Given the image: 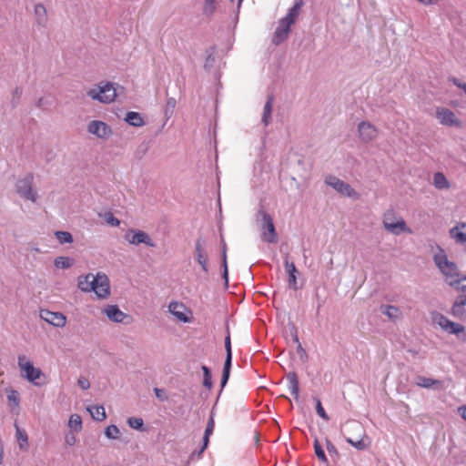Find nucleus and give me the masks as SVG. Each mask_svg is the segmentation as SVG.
Wrapping results in <instances>:
<instances>
[{"instance_id": "1", "label": "nucleus", "mask_w": 466, "mask_h": 466, "mask_svg": "<svg viewBox=\"0 0 466 466\" xmlns=\"http://www.w3.org/2000/svg\"><path fill=\"white\" fill-rule=\"evenodd\" d=\"M433 261L440 271L445 277V282L450 286H454L457 280L463 275L460 272L459 268L455 262L448 259L444 250L440 248V253L435 254Z\"/></svg>"}, {"instance_id": "2", "label": "nucleus", "mask_w": 466, "mask_h": 466, "mask_svg": "<svg viewBox=\"0 0 466 466\" xmlns=\"http://www.w3.org/2000/svg\"><path fill=\"white\" fill-rule=\"evenodd\" d=\"M257 220L260 224L261 239L266 243L276 244L279 240L273 218L263 207L257 212Z\"/></svg>"}, {"instance_id": "3", "label": "nucleus", "mask_w": 466, "mask_h": 466, "mask_svg": "<svg viewBox=\"0 0 466 466\" xmlns=\"http://www.w3.org/2000/svg\"><path fill=\"white\" fill-rule=\"evenodd\" d=\"M117 89L124 90L121 86H115V84L111 82L100 83L98 89H90L87 91V96L93 100H97L101 103L109 104L115 101L117 96Z\"/></svg>"}, {"instance_id": "4", "label": "nucleus", "mask_w": 466, "mask_h": 466, "mask_svg": "<svg viewBox=\"0 0 466 466\" xmlns=\"http://www.w3.org/2000/svg\"><path fill=\"white\" fill-rule=\"evenodd\" d=\"M18 366L23 372L22 376L37 387L46 384V375L39 368L34 367L33 363L26 360L25 355L18 357Z\"/></svg>"}, {"instance_id": "5", "label": "nucleus", "mask_w": 466, "mask_h": 466, "mask_svg": "<svg viewBox=\"0 0 466 466\" xmlns=\"http://www.w3.org/2000/svg\"><path fill=\"white\" fill-rule=\"evenodd\" d=\"M436 321L444 331L448 332L449 334H454L459 339H462L463 340L466 339V330L463 325L449 319L442 314H438Z\"/></svg>"}, {"instance_id": "6", "label": "nucleus", "mask_w": 466, "mask_h": 466, "mask_svg": "<svg viewBox=\"0 0 466 466\" xmlns=\"http://www.w3.org/2000/svg\"><path fill=\"white\" fill-rule=\"evenodd\" d=\"M33 174L28 173L24 178L17 180L15 187L21 198L35 202L37 193L33 189Z\"/></svg>"}, {"instance_id": "7", "label": "nucleus", "mask_w": 466, "mask_h": 466, "mask_svg": "<svg viewBox=\"0 0 466 466\" xmlns=\"http://www.w3.org/2000/svg\"><path fill=\"white\" fill-rule=\"evenodd\" d=\"M125 239L132 245L145 244L147 247H156L150 236L147 232L138 229H129L125 235Z\"/></svg>"}, {"instance_id": "8", "label": "nucleus", "mask_w": 466, "mask_h": 466, "mask_svg": "<svg viewBox=\"0 0 466 466\" xmlns=\"http://www.w3.org/2000/svg\"><path fill=\"white\" fill-rule=\"evenodd\" d=\"M325 183L334 188L337 192L346 197H355L357 192L348 183L339 179V177L329 175L326 177Z\"/></svg>"}, {"instance_id": "9", "label": "nucleus", "mask_w": 466, "mask_h": 466, "mask_svg": "<svg viewBox=\"0 0 466 466\" xmlns=\"http://www.w3.org/2000/svg\"><path fill=\"white\" fill-rule=\"evenodd\" d=\"M87 131L102 139H106L113 134L111 127L100 120L90 121L87 126Z\"/></svg>"}, {"instance_id": "10", "label": "nucleus", "mask_w": 466, "mask_h": 466, "mask_svg": "<svg viewBox=\"0 0 466 466\" xmlns=\"http://www.w3.org/2000/svg\"><path fill=\"white\" fill-rule=\"evenodd\" d=\"M449 313L456 319L466 321V294H459Z\"/></svg>"}, {"instance_id": "11", "label": "nucleus", "mask_w": 466, "mask_h": 466, "mask_svg": "<svg viewBox=\"0 0 466 466\" xmlns=\"http://www.w3.org/2000/svg\"><path fill=\"white\" fill-rule=\"evenodd\" d=\"M292 25L284 19H279L278 26L273 34L271 42L274 46H278L284 43L290 33V26Z\"/></svg>"}, {"instance_id": "12", "label": "nucleus", "mask_w": 466, "mask_h": 466, "mask_svg": "<svg viewBox=\"0 0 466 466\" xmlns=\"http://www.w3.org/2000/svg\"><path fill=\"white\" fill-rule=\"evenodd\" d=\"M437 118L441 124L448 127H462V122L456 116L454 112L449 108H441L437 110Z\"/></svg>"}, {"instance_id": "13", "label": "nucleus", "mask_w": 466, "mask_h": 466, "mask_svg": "<svg viewBox=\"0 0 466 466\" xmlns=\"http://www.w3.org/2000/svg\"><path fill=\"white\" fill-rule=\"evenodd\" d=\"M195 257L205 273H208V255L205 248V240L202 238H198L195 243Z\"/></svg>"}, {"instance_id": "14", "label": "nucleus", "mask_w": 466, "mask_h": 466, "mask_svg": "<svg viewBox=\"0 0 466 466\" xmlns=\"http://www.w3.org/2000/svg\"><path fill=\"white\" fill-rule=\"evenodd\" d=\"M40 318L57 328H63L66 323V318L63 313L53 312L48 309H41Z\"/></svg>"}, {"instance_id": "15", "label": "nucleus", "mask_w": 466, "mask_h": 466, "mask_svg": "<svg viewBox=\"0 0 466 466\" xmlns=\"http://www.w3.org/2000/svg\"><path fill=\"white\" fill-rule=\"evenodd\" d=\"M358 132L360 140L364 143H368L377 137L375 126L368 121H361L358 125Z\"/></svg>"}, {"instance_id": "16", "label": "nucleus", "mask_w": 466, "mask_h": 466, "mask_svg": "<svg viewBox=\"0 0 466 466\" xmlns=\"http://www.w3.org/2000/svg\"><path fill=\"white\" fill-rule=\"evenodd\" d=\"M289 254H286L284 261L285 268L288 273L289 288L292 289L293 290H298L299 286L297 283V274H299V271L294 262L289 260Z\"/></svg>"}, {"instance_id": "17", "label": "nucleus", "mask_w": 466, "mask_h": 466, "mask_svg": "<svg viewBox=\"0 0 466 466\" xmlns=\"http://www.w3.org/2000/svg\"><path fill=\"white\" fill-rule=\"evenodd\" d=\"M450 237L453 238L457 244L464 245L466 243V223L460 222L451 228L450 229Z\"/></svg>"}, {"instance_id": "18", "label": "nucleus", "mask_w": 466, "mask_h": 466, "mask_svg": "<svg viewBox=\"0 0 466 466\" xmlns=\"http://www.w3.org/2000/svg\"><path fill=\"white\" fill-rule=\"evenodd\" d=\"M104 313L106 317L114 322L122 323L126 318L129 316L119 309L117 305H108L104 309Z\"/></svg>"}, {"instance_id": "19", "label": "nucleus", "mask_w": 466, "mask_h": 466, "mask_svg": "<svg viewBox=\"0 0 466 466\" xmlns=\"http://www.w3.org/2000/svg\"><path fill=\"white\" fill-rule=\"evenodd\" d=\"M98 279L96 296L99 299H106L110 295L109 279L106 274L98 273Z\"/></svg>"}, {"instance_id": "20", "label": "nucleus", "mask_w": 466, "mask_h": 466, "mask_svg": "<svg viewBox=\"0 0 466 466\" xmlns=\"http://www.w3.org/2000/svg\"><path fill=\"white\" fill-rule=\"evenodd\" d=\"M304 5V0H295L294 5L288 10L287 15L282 19L291 25L295 24Z\"/></svg>"}, {"instance_id": "21", "label": "nucleus", "mask_w": 466, "mask_h": 466, "mask_svg": "<svg viewBox=\"0 0 466 466\" xmlns=\"http://www.w3.org/2000/svg\"><path fill=\"white\" fill-rule=\"evenodd\" d=\"M273 103H274V95L272 93H270L267 96V101L264 105L262 117H261V122L263 123V125L265 127H268L271 121Z\"/></svg>"}, {"instance_id": "22", "label": "nucleus", "mask_w": 466, "mask_h": 466, "mask_svg": "<svg viewBox=\"0 0 466 466\" xmlns=\"http://www.w3.org/2000/svg\"><path fill=\"white\" fill-rule=\"evenodd\" d=\"M286 378L289 380V389L290 393L294 396L295 400H298L299 394V382L298 374L295 371H289L287 373Z\"/></svg>"}, {"instance_id": "23", "label": "nucleus", "mask_w": 466, "mask_h": 466, "mask_svg": "<svg viewBox=\"0 0 466 466\" xmlns=\"http://www.w3.org/2000/svg\"><path fill=\"white\" fill-rule=\"evenodd\" d=\"M416 385L421 388L430 389H441L442 381L431 378H426L423 376H418L416 379Z\"/></svg>"}, {"instance_id": "24", "label": "nucleus", "mask_w": 466, "mask_h": 466, "mask_svg": "<svg viewBox=\"0 0 466 466\" xmlns=\"http://www.w3.org/2000/svg\"><path fill=\"white\" fill-rule=\"evenodd\" d=\"M35 16L36 24L39 26H46L47 23V12L44 5L37 4L35 5Z\"/></svg>"}, {"instance_id": "25", "label": "nucleus", "mask_w": 466, "mask_h": 466, "mask_svg": "<svg viewBox=\"0 0 466 466\" xmlns=\"http://www.w3.org/2000/svg\"><path fill=\"white\" fill-rule=\"evenodd\" d=\"M125 121L132 127H139L145 125V121L140 113L129 111L126 114Z\"/></svg>"}, {"instance_id": "26", "label": "nucleus", "mask_w": 466, "mask_h": 466, "mask_svg": "<svg viewBox=\"0 0 466 466\" xmlns=\"http://www.w3.org/2000/svg\"><path fill=\"white\" fill-rule=\"evenodd\" d=\"M170 312L180 321L187 323L189 321V318L181 310L183 305L177 302H171L169 304Z\"/></svg>"}, {"instance_id": "27", "label": "nucleus", "mask_w": 466, "mask_h": 466, "mask_svg": "<svg viewBox=\"0 0 466 466\" xmlns=\"http://www.w3.org/2000/svg\"><path fill=\"white\" fill-rule=\"evenodd\" d=\"M383 225H384V228L391 232V233H394V234H399L400 231H398V229H400V231H406L408 230V228H407V225L405 223V221L403 219H400V221H397V222H392V223H390L387 221V218H385L383 220Z\"/></svg>"}, {"instance_id": "28", "label": "nucleus", "mask_w": 466, "mask_h": 466, "mask_svg": "<svg viewBox=\"0 0 466 466\" xmlns=\"http://www.w3.org/2000/svg\"><path fill=\"white\" fill-rule=\"evenodd\" d=\"M380 312L386 315L390 319L396 320L400 316V310L399 308L393 305H382L380 306Z\"/></svg>"}, {"instance_id": "29", "label": "nucleus", "mask_w": 466, "mask_h": 466, "mask_svg": "<svg viewBox=\"0 0 466 466\" xmlns=\"http://www.w3.org/2000/svg\"><path fill=\"white\" fill-rule=\"evenodd\" d=\"M87 410L89 411L91 417L96 421H103L106 418L103 406L91 405L87 407Z\"/></svg>"}, {"instance_id": "30", "label": "nucleus", "mask_w": 466, "mask_h": 466, "mask_svg": "<svg viewBox=\"0 0 466 466\" xmlns=\"http://www.w3.org/2000/svg\"><path fill=\"white\" fill-rule=\"evenodd\" d=\"M433 185L438 189H445L450 187L449 180L441 172H437L433 175Z\"/></svg>"}, {"instance_id": "31", "label": "nucleus", "mask_w": 466, "mask_h": 466, "mask_svg": "<svg viewBox=\"0 0 466 466\" xmlns=\"http://www.w3.org/2000/svg\"><path fill=\"white\" fill-rule=\"evenodd\" d=\"M75 263V259L69 257H57L54 260V265L57 268L66 269L72 267Z\"/></svg>"}, {"instance_id": "32", "label": "nucleus", "mask_w": 466, "mask_h": 466, "mask_svg": "<svg viewBox=\"0 0 466 466\" xmlns=\"http://www.w3.org/2000/svg\"><path fill=\"white\" fill-rule=\"evenodd\" d=\"M68 427L72 431L79 432L82 430V419L77 414H72L68 420Z\"/></svg>"}, {"instance_id": "33", "label": "nucleus", "mask_w": 466, "mask_h": 466, "mask_svg": "<svg viewBox=\"0 0 466 466\" xmlns=\"http://www.w3.org/2000/svg\"><path fill=\"white\" fill-rule=\"evenodd\" d=\"M23 94V88L21 86H16L12 92V98L10 101V105L12 108H16L20 104L21 96Z\"/></svg>"}, {"instance_id": "34", "label": "nucleus", "mask_w": 466, "mask_h": 466, "mask_svg": "<svg viewBox=\"0 0 466 466\" xmlns=\"http://www.w3.org/2000/svg\"><path fill=\"white\" fill-rule=\"evenodd\" d=\"M201 369L203 370V385L204 387L210 390L213 385L211 370L208 367L205 365H203Z\"/></svg>"}, {"instance_id": "35", "label": "nucleus", "mask_w": 466, "mask_h": 466, "mask_svg": "<svg viewBox=\"0 0 466 466\" xmlns=\"http://www.w3.org/2000/svg\"><path fill=\"white\" fill-rule=\"evenodd\" d=\"M55 236L60 244L72 243L73 236L68 231H56Z\"/></svg>"}, {"instance_id": "36", "label": "nucleus", "mask_w": 466, "mask_h": 466, "mask_svg": "<svg viewBox=\"0 0 466 466\" xmlns=\"http://www.w3.org/2000/svg\"><path fill=\"white\" fill-rule=\"evenodd\" d=\"M314 451H315V454L318 457V459L321 462L328 464V458L324 452V450L322 449L321 444L319 443V441L317 439H315V441H314Z\"/></svg>"}, {"instance_id": "37", "label": "nucleus", "mask_w": 466, "mask_h": 466, "mask_svg": "<svg viewBox=\"0 0 466 466\" xmlns=\"http://www.w3.org/2000/svg\"><path fill=\"white\" fill-rule=\"evenodd\" d=\"M214 427H215V421H214L213 416L211 415L210 418L208 419V424H207V427H206V430L204 432V436H203V441H205L206 445H208V443H209V437L213 433Z\"/></svg>"}, {"instance_id": "38", "label": "nucleus", "mask_w": 466, "mask_h": 466, "mask_svg": "<svg viewBox=\"0 0 466 466\" xmlns=\"http://www.w3.org/2000/svg\"><path fill=\"white\" fill-rule=\"evenodd\" d=\"M148 149H149L148 143L144 141L140 145H138V147H137V149L134 153V157L137 159H142L147 153Z\"/></svg>"}, {"instance_id": "39", "label": "nucleus", "mask_w": 466, "mask_h": 466, "mask_svg": "<svg viewBox=\"0 0 466 466\" xmlns=\"http://www.w3.org/2000/svg\"><path fill=\"white\" fill-rule=\"evenodd\" d=\"M120 431L117 426L112 424L106 428L105 435L110 440H116L119 438Z\"/></svg>"}, {"instance_id": "40", "label": "nucleus", "mask_w": 466, "mask_h": 466, "mask_svg": "<svg viewBox=\"0 0 466 466\" xmlns=\"http://www.w3.org/2000/svg\"><path fill=\"white\" fill-rule=\"evenodd\" d=\"M15 429H16V438L19 441V446L21 449L24 448V443L25 444V446H28V437H27V433L25 432V431L20 429L17 425H15Z\"/></svg>"}, {"instance_id": "41", "label": "nucleus", "mask_w": 466, "mask_h": 466, "mask_svg": "<svg viewBox=\"0 0 466 466\" xmlns=\"http://www.w3.org/2000/svg\"><path fill=\"white\" fill-rule=\"evenodd\" d=\"M127 424L130 428L137 430V431H144V421L141 418L137 417H130L127 420Z\"/></svg>"}, {"instance_id": "42", "label": "nucleus", "mask_w": 466, "mask_h": 466, "mask_svg": "<svg viewBox=\"0 0 466 466\" xmlns=\"http://www.w3.org/2000/svg\"><path fill=\"white\" fill-rule=\"evenodd\" d=\"M177 101L174 97H168L165 106V116L169 118L175 110Z\"/></svg>"}, {"instance_id": "43", "label": "nucleus", "mask_w": 466, "mask_h": 466, "mask_svg": "<svg viewBox=\"0 0 466 466\" xmlns=\"http://www.w3.org/2000/svg\"><path fill=\"white\" fill-rule=\"evenodd\" d=\"M346 441L359 451H364L369 447V443H366L363 439L354 441L351 438H346Z\"/></svg>"}, {"instance_id": "44", "label": "nucleus", "mask_w": 466, "mask_h": 466, "mask_svg": "<svg viewBox=\"0 0 466 466\" xmlns=\"http://www.w3.org/2000/svg\"><path fill=\"white\" fill-rule=\"evenodd\" d=\"M216 0H205L203 13L209 16L216 11Z\"/></svg>"}, {"instance_id": "45", "label": "nucleus", "mask_w": 466, "mask_h": 466, "mask_svg": "<svg viewBox=\"0 0 466 466\" xmlns=\"http://www.w3.org/2000/svg\"><path fill=\"white\" fill-rule=\"evenodd\" d=\"M458 284L451 286L456 291L460 292V294H466V275H462L458 280Z\"/></svg>"}, {"instance_id": "46", "label": "nucleus", "mask_w": 466, "mask_h": 466, "mask_svg": "<svg viewBox=\"0 0 466 466\" xmlns=\"http://www.w3.org/2000/svg\"><path fill=\"white\" fill-rule=\"evenodd\" d=\"M104 219L112 227H118L120 225V220L116 218L111 211L105 212Z\"/></svg>"}, {"instance_id": "47", "label": "nucleus", "mask_w": 466, "mask_h": 466, "mask_svg": "<svg viewBox=\"0 0 466 466\" xmlns=\"http://www.w3.org/2000/svg\"><path fill=\"white\" fill-rule=\"evenodd\" d=\"M92 277V274L89 273L87 274L86 276H85L84 278L80 277L78 279V283H77V286L78 288L86 292V289L85 288H88V286H90V279Z\"/></svg>"}, {"instance_id": "48", "label": "nucleus", "mask_w": 466, "mask_h": 466, "mask_svg": "<svg viewBox=\"0 0 466 466\" xmlns=\"http://www.w3.org/2000/svg\"><path fill=\"white\" fill-rule=\"evenodd\" d=\"M316 412L319 417H321L325 420H329V417L326 413V411L321 404V401L319 399H316Z\"/></svg>"}, {"instance_id": "49", "label": "nucleus", "mask_w": 466, "mask_h": 466, "mask_svg": "<svg viewBox=\"0 0 466 466\" xmlns=\"http://www.w3.org/2000/svg\"><path fill=\"white\" fill-rule=\"evenodd\" d=\"M98 281V273L96 276L92 274V277L90 279V286H88V288H85L86 292L94 291L96 294V286Z\"/></svg>"}, {"instance_id": "50", "label": "nucleus", "mask_w": 466, "mask_h": 466, "mask_svg": "<svg viewBox=\"0 0 466 466\" xmlns=\"http://www.w3.org/2000/svg\"><path fill=\"white\" fill-rule=\"evenodd\" d=\"M221 268H222L221 277L224 279V283H225L226 288H228V261H221Z\"/></svg>"}, {"instance_id": "51", "label": "nucleus", "mask_w": 466, "mask_h": 466, "mask_svg": "<svg viewBox=\"0 0 466 466\" xmlns=\"http://www.w3.org/2000/svg\"><path fill=\"white\" fill-rule=\"evenodd\" d=\"M326 447L330 456H336L337 458L339 456L338 449L329 439H326Z\"/></svg>"}, {"instance_id": "52", "label": "nucleus", "mask_w": 466, "mask_h": 466, "mask_svg": "<svg viewBox=\"0 0 466 466\" xmlns=\"http://www.w3.org/2000/svg\"><path fill=\"white\" fill-rule=\"evenodd\" d=\"M7 399L10 402H13L15 406H18L19 405V401H20V397H19V393L17 390H12L8 395H7Z\"/></svg>"}, {"instance_id": "53", "label": "nucleus", "mask_w": 466, "mask_h": 466, "mask_svg": "<svg viewBox=\"0 0 466 466\" xmlns=\"http://www.w3.org/2000/svg\"><path fill=\"white\" fill-rule=\"evenodd\" d=\"M297 353L299 356L300 360L305 363L309 360V355L306 350L303 349L301 343L297 344Z\"/></svg>"}, {"instance_id": "54", "label": "nucleus", "mask_w": 466, "mask_h": 466, "mask_svg": "<svg viewBox=\"0 0 466 466\" xmlns=\"http://www.w3.org/2000/svg\"><path fill=\"white\" fill-rule=\"evenodd\" d=\"M208 445H206L205 444V441H203V444L201 446V448L199 450H195L191 454H190V459L191 460H194V459H200L203 452L205 451V450L208 448Z\"/></svg>"}, {"instance_id": "55", "label": "nucleus", "mask_w": 466, "mask_h": 466, "mask_svg": "<svg viewBox=\"0 0 466 466\" xmlns=\"http://www.w3.org/2000/svg\"><path fill=\"white\" fill-rule=\"evenodd\" d=\"M65 441L68 446H73L76 442V438L74 434V432L70 431L66 434L65 436Z\"/></svg>"}, {"instance_id": "56", "label": "nucleus", "mask_w": 466, "mask_h": 466, "mask_svg": "<svg viewBox=\"0 0 466 466\" xmlns=\"http://www.w3.org/2000/svg\"><path fill=\"white\" fill-rule=\"evenodd\" d=\"M154 391H155L156 397L159 400L165 401V400H167V393H166V391L164 390L159 389V388H155Z\"/></svg>"}, {"instance_id": "57", "label": "nucleus", "mask_w": 466, "mask_h": 466, "mask_svg": "<svg viewBox=\"0 0 466 466\" xmlns=\"http://www.w3.org/2000/svg\"><path fill=\"white\" fill-rule=\"evenodd\" d=\"M232 366V354H226L223 370L230 371Z\"/></svg>"}, {"instance_id": "58", "label": "nucleus", "mask_w": 466, "mask_h": 466, "mask_svg": "<svg viewBox=\"0 0 466 466\" xmlns=\"http://www.w3.org/2000/svg\"><path fill=\"white\" fill-rule=\"evenodd\" d=\"M225 350L226 354H232V347H231V339L229 330L228 329V334L225 338Z\"/></svg>"}, {"instance_id": "59", "label": "nucleus", "mask_w": 466, "mask_h": 466, "mask_svg": "<svg viewBox=\"0 0 466 466\" xmlns=\"http://www.w3.org/2000/svg\"><path fill=\"white\" fill-rule=\"evenodd\" d=\"M229 376H230V371L222 370V376H221V380H220V387H221L220 391L227 385Z\"/></svg>"}, {"instance_id": "60", "label": "nucleus", "mask_w": 466, "mask_h": 466, "mask_svg": "<svg viewBox=\"0 0 466 466\" xmlns=\"http://www.w3.org/2000/svg\"><path fill=\"white\" fill-rule=\"evenodd\" d=\"M77 384L78 386L82 389V390H87L90 388V383H89V380L87 379H86L85 377H80L78 380H77Z\"/></svg>"}, {"instance_id": "61", "label": "nucleus", "mask_w": 466, "mask_h": 466, "mask_svg": "<svg viewBox=\"0 0 466 466\" xmlns=\"http://www.w3.org/2000/svg\"><path fill=\"white\" fill-rule=\"evenodd\" d=\"M215 62V56H214V52H211L210 54H208L206 57V61H205V67H211L213 66Z\"/></svg>"}, {"instance_id": "62", "label": "nucleus", "mask_w": 466, "mask_h": 466, "mask_svg": "<svg viewBox=\"0 0 466 466\" xmlns=\"http://www.w3.org/2000/svg\"><path fill=\"white\" fill-rule=\"evenodd\" d=\"M290 334H291L292 339L295 343H297V344L300 343L299 339V336H298V329L294 325L292 326V328L290 329Z\"/></svg>"}, {"instance_id": "63", "label": "nucleus", "mask_w": 466, "mask_h": 466, "mask_svg": "<svg viewBox=\"0 0 466 466\" xmlns=\"http://www.w3.org/2000/svg\"><path fill=\"white\" fill-rule=\"evenodd\" d=\"M459 412L462 419L466 420V405L459 408Z\"/></svg>"}, {"instance_id": "64", "label": "nucleus", "mask_w": 466, "mask_h": 466, "mask_svg": "<svg viewBox=\"0 0 466 466\" xmlns=\"http://www.w3.org/2000/svg\"><path fill=\"white\" fill-rule=\"evenodd\" d=\"M45 104H46V103H45V99H44L43 97H40V98L37 100V102H36L35 106H36L37 107H39V108H43V107H44V106H45Z\"/></svg>"}]
</instances>
